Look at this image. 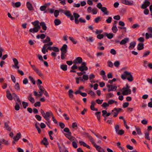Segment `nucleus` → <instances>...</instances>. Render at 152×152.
<instances>
[{"instance_id":"obj_1","label":"nucleus","mask_w":152,"mask_h":152,"mask_svg":"<svg viewBox=\"0 0 152 152\" xmlns=\"http://www.w3.org/2000/svg\"><path fill=\"white\" fill-rule=\"evenodd\" d=\"M41 113L44 118L47 121L45 122V123L48 126L50 125L51 123V121L50 120V116L53 115V114L52 112L51 111L46 112L45 113V112L42 109L40 110Z\"/></svg>"},{"instance_id":"obj_2","label":"nucleus","mask_w":152,"mask_h":152,"mask_svg":"<svg viewBox=\"0 0 152 152\" xmlns=\"http://www.w3.org/2000/svg\"><path fill=\"white\" fill-rule=\"evenodd\" d=\"M121 78L123 80L126 79L129 82H132L133 80V77L131 73L126 71L124 72L121 76Z\"/></svg>"},{"instance_id":"obj_3","label":"nucleus","mask_w":152,"mask_h":152,"mask_svg":"<svg viewBox=\"0 0 152 152\" xmlns=\"http://www.w3.org/2000/svg\"><path fill=\"white\" fill-rule=\"evenodd\" d=\"M29 63L31 66V67L36 72V73L40 76H42L43 75L41 73L40 71L39 70V69L36 67V66L34 65H31V62L29 61Z\"/></svg>"},{"instance_id":"obj_4","label":"nucleus","mask_w":152,"mask_h":152,"mask_svg":"<svg viewBox=\"0 0 152 152\" xmlns=\"http://www.w3.org/2000/svg\"><path fill=\"white\" fill-rule=\"evenodd\" d=\"M86 65V62H83L81 64V66L78 67V69L81 72L87 70L88 68Z\"/></svg>"},{"instance_id":"obj_5","label":"nucleus","mask_w":152,"mask_h":152,"mask_svg":"<svg viewBox=\"0 0 152 152\" xmlns=\"http://www.w3.org/2000/svg\"><path fill=\"white\" fill-rule=\"evenodd\" d=\"M107 87L108 88V91L110 92V91H115L117 88V87L115 86H113L112 85H107Z\"/></svg>"},{"instance_id":"obj_6","label":"nucleus","mask_w":152,"mask_h":152,"mask_svg":"<svg viewBox=\"0 0 152 152\" xmlns=\"http://www.w3.org/2000/svg\"><path fill=\"white\" fill-rule=\"evenodd\" d=\"M121 3L126 5H134V1H129L128 0H121Z\"/></svg>"},{"instance_id":"obj_7","label":"nucleus","mask_w":152,"mask_h":152,"mask_svg":"<svg viewBox=\"0 0 152 152\" xmlns=\"http://www.w3.org/2000/svg\"><path fill=\"white\" fill-rule=\"evenodd\" d=\"M150 3L148 1V0H145L144 4L141 6V8L143 9H146L147 7L150 4Z\"/></svg>"},{"instance_id":"obj_8","label":"nucleus","mask_w":152,"mask_h":152,"mask_svg":"<svg viewBox=\"0 0 152 152\" xmlns=\"http://www.w3.org/2000/svg\"><path fill=\"white\" fill-rule=\"evenodd\" d=\"M82 59L80 57H77L75 60H74L73 63L75 64H82Z\"/></svg>"},{"instance_id":"obj_9","label":"nucleus","mask_w":152,"mask_h":152,"mask_svg":"<svg viewBox=\"0 0 152 152\" xmlns=\"http://www.w3.org/2000/svg\"><path fill=\"white\" fill-rule=\"evenodd\" d=\"M13 98L15 100L16 102H18L21 105V101L18 96L15 93L12 94Z\"/></svg>"},{"instance_id":"obj_10","label":"nucleus","mask_w":152,"mask_h":152,"mask_svg":"<svg viewBox=\"0 0 152 152\" xmlns=\"http://www.w3.org/2000/svg\"><path fill=\"white\" fill-rule=\"evenodd\" d=\"M4 144L6 145H8L9 143L8 141L4 139H2L0 140V149H2L1 144Z\"/></svg>"},{"instance_id":"obj_11","label":"nucleus","mask_w":152,"mask_h":152,"mask_svg":"<svg viewBox=\"0 0 152 152\" xmlns=\"http://www.w3.org/2000/svg\"><path fill=\"white\" fill-rule=\"evenodd\" d=\"M67 46L66 45L64 44L61 48L60 50L61 52V53H66L67 52Z\"/></svg>"},{"instance_id":"obj_12","label":"nucleus","mask_w":152,"mask_h":152,"mask_svg":"<svg viewBox=\"0 0 152 152\" xmlns=\"http://www.w3.org/2000/svg\"><path fill=\"white\" fill-rule=\"evenodd\" d=\"M143 62V66L145 67L146 68H147L148 66L150 69H152V64L148 63V61H144Z\"/></svg>"},{"instance_id":"obj_13","label":"nucleus","mask_w":152,"mask_h":152,"mask_svg":"<svg viewBox=\"0 0 152 152\" xmlns=\"http://www.w3.org/2000/svg\"><path fill=\"white\" fill-rule=\"evenodd\" d=\"M122 92V94L124 95H127L129 94H130L131 93V91L130 89H125Z\"/></svg>"},{"instance_id":"obj_14","label":"nucleus","mask_w":152,"mask_h":152,"mask_svg":"<svg viewBox=\"0 0 152 152\" xmlns=\"http://www.w3.org/2000/svg\"><path fill=\"white\" fill-rule=\"evenodd\" d=\"M129 41V39L128 38H126L122 39L120 42V44L121 45H124L128 42Z\"/></svg>"},{"instance_id":"obj_15","label":"nucleus","mask_w":152,"mask_h":152,"mask_svg":"<svg viewBox=\"0 0 152 152\" xmlns=\"http://www.w3.org/2000/svg\"><path fill=\"white\" fill-rule=\"evenodd\" d=\"M28 99L29 101L32 103H33L35 102L34 99L32 97V94H30L29 96H28Z\"/></svg>"},{"instance_id":"obj_16","label":"nucleus","mask_w":152,"mask_h":152,"mask_svg":"<svg viewBox=\"0 0 152 152\" xmlns=\"http://www.w3.org/2000/svg\"><path fill=\"white\" fill-rule=\"evenodd\" d=\"M64 132H66L67 133V134H65V135L66 136V135H68L70 136L71 135V133L69 129L68 128H65L64 129Z\"/></svg>"},{"instance_id":"obj_17","label":"nucleus","mask_w":152,"mask_h":152,"mask_svg":"<svg viewBox=\"0 0 152 152\" xmlns=\"http://www.w3.org/2000/svg\"><path fill=\"white\" fill-rule=\"evenodd\" d=\"M136 45V43L135 42L133 41L131 42L130 44V45L129 47V50L133 49L135 47Z\"/></svg>"},{"instance_id":"obj_18","label":"nucleus","mask_w":152,"mask_h":152,"mask_svg":"<svg viewBox=\"0 0 152 152\" xmlns=\"http://www.w3.org/2000/svg\"><path fill=\"white\" fill-rule=\"evenodd\" d=\"M12 4L13 7H18L21 5V3L20 2H17L15 3L12 2Z\"/></svg>"},{"instance_id":"obj_19","label":"nucleus","mask_w":152,"mask_h":152,"mask_svg":"<svg viewBox=\"0 0 152 152\" xmlns=\"http://www.w3.org/2000/svg\"><path fill=\"white\" fill-rule=\"evenodd\" d=\"M40 26L42 27L43 30L45 31L47 30V27L45 23L44 22H42L40 23Z\"/></svg>"},{"instance_id":"obj_20","label":"nucleus","mask_w":152,"mask_h":152,"mask_svg":"<svg viewBox=\"0 0 152 152\" xmlns=\"http://www.w3.org/2000/svg\"><path fill=\"white\" fill-rule=\"evenodd\" d=\"M26 6L28 10L31 11L33 10V8L32 4L29 2H27Z\"/></svg>"},{"instance_id":"obj_21","label":"nucleus","mask_w":152,"mask_h":152,"mask_svg":"<svg viewBox=\"0 0 152 152\" xmlns=\"http://www.w3.org/2000/svg\"><path fill=\"white\" fill-rule=\"evenodd\" d=\"M7 97L10 100H12L13 99L12 95L9 91H7Z\"/></svg>"},{"instance_id":"obj_22","label":"nucleus","mask_w":152,"mask_h":152,"mask_svg":"<svg viewBox=\"0 0 152 152\" xmlns=\"http://www.w3.org/2000/svg\"><path fill=\"white\" fill-rule=\"evenodd\" d=\"M95 148L98 152H105L104 150L99 146L97 145Z\"/></svg>"},{"instance_id":"obj_23","label":"nucleus","mask_w":152,"mask_h":152,"mask_svg":"<svg viewBox=\"0 0 152 152\" xmlns=\"http://www.w3.org/2000/svg\"><path fill=\"white\" fill-rule=\"evenodd\" d=\"M41 143L45 145H48L49 143L48 142V140L46 137H44L43 140L41 141Z\"/></svg>"},{"instance_id":"obj_24","label":"nucleus","mask_w":152,"mask_h":152,"mask_svg":"<svg viewBox=\"0 0 152 152\" xmlns=\"http://www.w3.org/2000/svg\"><path fill=\"white\" fill-rule=\"evenodd\" d=\"M88 138H89L90 141L91 142V143L93 144L94 146L95 147L97 145L95 143L94 139L91 136H88Z\"/></svg>"},{"instance_id":"obj_25","label":"nucleus","mask_w":152,"mask_h":152,"mask_svg":"<svg viewBox=\"0 0 152 152\" xmlns=\"http://www.w3.org/2000/svg\"><path fill=\"white\" fill-rule=\"evenodd\" d=\"M144 48V44L143 43H139L137 45V50H140Z\"/></svg>"},{"instance_id":"obj_26","label":"nucleus","mask_w":152,"mask_h":152,"mask_svg":"<svg viewBox=\"0 0 152 152\" xmlns=\"http://www.w3.org/2000/svg\"><path fill=\"white\" fill-rule=\"evenodd\" d=\"M21 136V134L20 133H19L17 134L15 137H13V139L15 141H17L19 139Z\"/></svg>"},{"instance_id":"obj_27","label":"nucleus","mask_w":152,"mask_h":152,"mask_svg":"<svg viewBox=\"0 0 152 152\" xmlns=\"http://www.w3.org/2000/svg\"><path fill=\"white\" fill-rule=\"evenodd\" d=\"M9 123V122H8V123L5 122L4 123V127L6 128L7 130L10 131L11 130V128L8 125Z\"/></svg>"},{"instance_id":"obj_28","label":"nucleus","mask_w":152,"mask_h":152,"mask_svg":"<svg viewBox=\"0 0 152 152\" xmlns=\"http://www.w3.org/2000/svg\"><path fill=\"white\" fill-rule=\"evenodd\" d=\"M104 35L107 36L109 39H112L113 37V34L109 33L108 34L107 33H104Z\"/></svg>"},{"instance_id":"obj_29","label":"nucleus","mask_w":152,"mask_h":152,"mask_svg":"<svg viewBox=\"0 0 152 152\" xmlns=\"http://www.w3.org/2000/svg\"><path fill=\"white\" fill-rule=\"evenodd\" d=\"M46 37L45 35L44 34H38L37 36V38L39 39L40 38L42 39H44Z\"/></svg>"},{"instance_id":"obj_30","label":"nucleus","mask_w":152,"mask_h":152,"mask_svg":"<svg viewBox=\"0 0 152 152\" xmlns=\"http://www.w3.org/2000/svg\"><path fill=\"white\" fill-rule=\"evenodd\" d=\"M29 31L31 32L37 33L38 32V31L36 26L34 27L33 28H30L29 30Z\"/></svg>"},{"instance_id":"obj_31","label":"nucleus","mask_w":152,"mask_h":152,"mask_svg":"<svg viewBox=\"0 0 152 152\" xmlns=\"http://www.w3.org/2000/svg\"><path fill=\"white\" fill-rule=\"evenodd\" d=\"M101 10L105 14L107 15L108 12L107 11V8L105 7H103L101 9Z\"/></svg>"},{"instance_id":"obj_32","label":"nucleus","mask_w":152,"mask_h":152,"mask_svg":"<svg viewBox=\"0 0 152 152\" xmlns=\"http://www.w3.org/2000/svg\"><path fill=\"white\" fill-rule=\"evenodd\" d=\"M73 91L72 90H69V98L71 99H73Z\"/></svg>"},{"instance_id":"obj_33","label":"nucleus","mask_w":152,"mask_h":152,"mask_svg":"<svg viewBox=\"0 0 152 152\" xmlns=\"http://www.w3.org/2000/svg\"><path fill=\"white\" fill-rule=\"evenodd\" d=\"M54 24L55 26H58L61 23V21L58 19H56L54 21Z\"/></svg>"},{"instance_id":"obj_34","label":"nucleus","mask_w":152,"mask_h":152,"mask_svg":"<svg viewBox=\"0 0 152 152\" xmlns=\"http://www.w3.org/2000/svg\"><path fill=\"white\" fill-rule=\"evenodd\" d=\"M61 68L64 71L67 70V66L66 65L62 64L60 66Z\"/></svg>"},{"instance_id":"obj_35","label":"nucleus","mask_w":152,"mask_h":152,"mask_svg":"<svg viewBox=\"0 0 152 152\" xmlns=\"http://www.w3.org/2000/svg\"><path fill=\"white\" fill-rule=\"evenodd\" d=\"M19 104H20L18 102H17L15 103V109L17 111L19 110L20 109V107Z\"/></svg>"},{"instance_id":"obj_36","label":"nucleus","mask_w":152,"mask_h":152,"mask_svg":"<svg viewBox=\"0 0 152 152\" xmlns=\"http://www.w3.org/2000/svg\"><path fill=\"white\" fill-rule=\"evenodd\" d=\"M15 88L17 91H19L20 90V87L18 83H16L15 86Z\"/></svg>"},{"instance_id":"obj_37","label":"nucleus","mask_w":152,"mask_h":152,"mask_svg":"<svg viewBox=\"0 0 152 152\" xmlns=\"http://www.w3.org/2000/svg\"><path fill=\"white\" fill-rule=\"evenodd\" d=\"M70 40L74 44H75L77 43V41L75 40L72 37H69Z\"/></svg>"},{"instance_id":"obj_38","label":"nucleus","mask_w":152,"mask_h":152,"mask_svg":"<svg viewBox=\"0 0 152 152\" xmlns=\"http://www.w3.org/2000/svg\"><path fill=\"white\" fill-rule=\"evenodd\" d=\"M100 112H98L95 113V114L98 120L99 121L100 119Z\"/></svg>"},{"instance_id":"obj_39","label":"nucleus","mask_w":152,"mask_h":152,"mask_svg":"<svg viewBox=\"0 0 152 152\" xmlns=\"http://www.w3.org/2000/svg\"><path fill=\"white\" fill-rule=\"evenodd\" d=\"M35 126L37 130L39 133L40 134L41 132V130L37 124V123L36 122L35 124Z\"/></svg>"},{"instance_id":"obj_40","label":"nucleus","mask_w":152,"mask_h":152,"mask_svg":"<svg viewBox=\"0 0 152 152\" xmlns=\"http://www.w3.org/2000/svg\"><path fill=\"white\" fill-rule=\"evenodd\" d=\"M149 133L148 132H146L145 133V138L148 140H150V138L149 137Z\"/></svg>"},{"instance_id":"obj_41","label":"nucleus","mask_w":152,"mask_h":152,"mask_svg":"<svg viewBox=\"0 0 152 152\" xmlns=\"http://www.w3.org/2000/svg\"><path fill=\"white\" fill-rule=\"evenodd\" d=\"M82 78L84 82L85 81L88 80V76L87 75H83L82 77Z\"/></svg>"},{"instance_id":"obj_42","label":"nucleus","mask_w":152,"mask_h":152,"mask_svg":"<svg viewBox=\"0 0 152 152\" xmlns=\"http://www.w3.org/2000/svg\"><path fill=\"white\" fill-rule=\"evenodd\" d=\"M152 37V34L151 33H146L145 34V38L147 39H149V38Z\"/></svg>"},{"instance_id":"obj_43","label":"nucleus","mask_w":152,"mask_h":152,"mask_svg":"<svg viewBox=\"0 0 152 152\" xmlns=\"http://www.w3.org/2000/svg\"><path fill=\"white\" fill-rule=\"evenodd\" d=\"M70 137H68V136L66 135V137L71 141H75V140H76L75 138L74 137L72 136L71 135Z\"/></svg>"},{"instance_id":"obj_44","label":"nucleus","mask_w":152,"mask_h":152,"mask_svg":"<svg viewBox=\"0 0 152 152\" xmlns=\"http://www.w3.org/2000/svg\"><path fill=\"white\" fill-rule=\"evenodd\" d=\"M73 15L75 19H78L80 17V15L77 13L74 12L73 13Z\"/></svg>"},{"instance_id":"obj_45","label":"nucleus","mask_w":152,"mask_h":152,"mask_svg":"<svg viewBox=\"0 0 152 152\" xmlns=\"http://www.w3.org/2000/svg\"><path fill=\"white\" fill-rule=\"evenodd\" d=\"M50 38L49 37H47L46 39L43 40V42L45 43L48 42H50Z\"/></svg>"},{"instance_id":"obj_46","label":"nucleus","mask_w":152,"mask_h":152,"mask_svg":"<svg viewBox=\"0 0 152 152\" xmlns=\"http://www.w3.org/2000/svg\"><path fill=\"white\" fill-rule=\"evenodd\" d=\"M29 79L33 83L34 85H35L36 84L35 81L33 77L31 76H29L28 77Z\"/></svg>"},{"instance_id":"obj_47","label":"nucleus","mask_w":152,"mask_h":152,"mask_svg":"<svg viewBox=\"0 0 152 152\" xmlns=\"http://www.w3.org/2000/svg\"><path fill=\"white\" fill-rule=\"evenodd\" d=\"M22 104L23 107V108L24 109H26V107L28 106V103L25 102H22Z\"/></svg>"},{"instance_id":"obj_48","label":"nucleus","mask_w":152,"mask_h":152,"mask_svg":"<svg viewBox=\"0 0 152 152\" xmlns=\"http://www.w3.org/2000/svg\"><path fill=\"white\" fill-rule=\"evenodd\" d=\"M64 13L66 16H67L69 17L71 15V14L70 12L69 11H66L64 12Z\"/></svg>"},{"instance_id":"obj_49","label":"nucleus","mask_w":152,"mask_h":152,"mask_svg":"<svg viewBox=\"0 0 152 152\" xmlns=\"http://www.w3.org/2000/svg\"><path fill=\"white\" fill-rule=\"evenodd\" d=\"M39 22L37 20H36L34 22H32V24L34 25V27L37 26L39 24Z\"/></svg>"},{"instance_id":"obj_50","label":"nucleus","mask_w":152,"mask_h":152,"mask_svg":"<svg viewBox=\"0 0 152 152\" xmlns=\"http://www.w3.org/2000/svg\"><path fill=\"white\" fill-rule=\"evenodd\" d=\"M112 29L114 33H115L118 31V28L116 26H113Z\"/></svg>"},{"instance_id":"obj_51","label":"nucleus","mask_w":152,"mask_h":152,"mask_svg":"<svg viewBox=\"0 0 152 152\" xmlns=\"http://www.w3.org/2000/svg\"><path fill=\"white\" fill-rule=\"evenodd\" d=\"M47 8V5H44L43 6H42L40 7V10L41 11H45V9Z\"/></svg>"},{"instance_id":"obj_52","label":"nucleus","mask_w":152,"mask_h":152,"mask_svg":"<svg viewBox=\"0 0 152 152\" xmlns=\"http://www.w3.org/2000/svg\"><path fill=\"white\" fill-rule=\"evenodd\" d=\"M120 64V62L118 61H116L114 62V65L115 66L118 67H119Z\"/></svg>"},{"instance_id":"obj_53","label":"nucleus","mask_w":152,"mask_h":152,"mask_svg":"<svg viewBox=\"0 0 152 152\" xmlns=\"http://www.w3.org/2000/svg\"><path fill=\"white\" fill-rule=\"evenodd\" d=\"M122 109L121 108H118V109L116 108H115L113 110H112V112H114V111H117L118 113L121 111Z\"/></svg>"},{"instance_id":"obj_54","label":"nucleus","mask_w":152,"mask_h":152,"mask_svg":"<svg viewBox=\"0 0 152 152\" xmlns=\"http://www.w3.org/2000/svg\"><path fill=\"white\" fill-rule=\"evenodd\" d=\"M46 47H47L45 45H44L42 47V53L44 54L46 53Z\"/></svg>"},{"instance_id":"obj_55","label":"nucleus","mask_w":152,"mask_h":152,"mask_svg":"<svg viewBox=\"0 0 152 152\" xmlns=\"http://www.w3.org/2000/svg\"><path fill=\"white\" fill-rule=\"evenodd\" d=\"M66 53H61V59L63 60L66 58H65L66 56Z\"/></svg>"},{"instance_id":"obj_56","label":"nucleus","mask_w":152,"mask_h":152,"mask_svg":"<svg viewBox=\"0 0 152 152\" xmlns=\"http://www.w3.org/2000/svg\"><path fill=\"white\" fill-rule=\"evenodd\" d=\"M110 53L113 55H115L116 54V50L113 49H111Z\"/></svg>"},{"instance_id":"obj_57","label":"nucleus","mask_w":152,"mask_h":152,"mask_svg":"<svg viewBox=\"0 0 152 152\" xmlns=\"http://www.w3.org/2000/svg\"><path fill=\"white\" fill-rule=\"evenodd\" d=\"M104 35L103 34H99L97 36V37L99 39H101L103 38Z\"/></svg>"},{"instance_id":"obj_58","label":"nucleus","mask_w":152,"mask_h":152,"mask_svg":"<svg viewBox=\"0 0 152 152\" xmlns=\"http://www.w3.org/2000/svg\"><path fill=\"white\" fill-rule=\"evenodd\" d=\"M116 133H117L118 134L121 135L124 134V131L123 130H120Z\"/></svg>"},{"instance_id":"obj_59","label":"nucleus","mask_w":152,"mask_h":152,"mask_svg":"<svg viewBox=\"0 0 152 152\" xmlns=\"http://www.w3.org/2000/svg\"><path fill=\"white\" fill-rule=\"evenodd\" d=\"M59 14V12L58 11V10H55L54 12V16L56 18H57L58 17V15Z\"/></svg>"},{"instance_id":"obj_60","label":"nucleus","mask_w":152,"mask_h":152,"mask_svg":"<svg viewBox=\"0 0 152 152\" xmlns=\"http://www.w3.org/2000/svg\"><path fill=\"white\" fill-rule=\"evenodd\" d=\"M35 117L38 121H40L42 120L41 117L39 115H36L35 116Z\"/></svg>"},{"instance_id":"obj_61","label":"nucleus","mask_w":152,"mask_h":152,"mask_svg":"<svg viewBox=\"0 0 152 152\" xmlns=\"http://www.w3.org/2000/svg\"><path fill=\"white\" fill-rule=\"evenodd\" d=\"M114 96V95L113 94L111 93H110L109 94H107V98H110L113 97Z\"/></svg>"},{"instance_id":"obj_62","label":"nucleus","mask_w":152,"mask_h":152,"mask_svg":"<svg viewBox=\"0 0 152 152\" xmlns=\"http://www.w3.org/2000/svg\"><path fill=\"white\" fill-rule=\"evenodd\" d=\"M112 20V18L111 17H108V19L106 20V21L108 23H111Z\"/></svg>"},{"instance_id":"obj_63","label":"nucleus","mask_w":152,"mask_h":152,"mask_svg":"<svg viewBox=\"0 0 152 152\" xmlns=\"http://www.w3.org/2000/svg\"><path fill=\"white\" fill-rule=\"evenodd\" d=\"M38 87L39 90L41 91V92H43V91L44 90H45V89L44 88L43 86L41 85H39L38 86Z\"/></svg>"},{"instance_id":"obj_64","label":"nucleus","mask_w":152,"mask_h":152,"mask_svg":"<svg viewBox=\"0 0 152 152\" xmlns=\"http://www.w3.org/2000/svg\"><path fill=\"white\" fill-rule=\"evenodd\" d=\"M60 152H69L67 149L65 147L64 148L61 149L59 151Z\"/></svg>"}]
</instances>
